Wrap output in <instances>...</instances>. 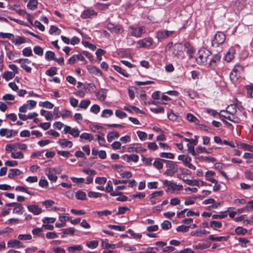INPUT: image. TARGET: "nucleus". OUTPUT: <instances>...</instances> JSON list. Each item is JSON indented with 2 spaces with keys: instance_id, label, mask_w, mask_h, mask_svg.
Here are the masks:
<instances>
[{
  "instance_id": "f257e3e1",
  "label": "nucleus",
  "mask_w": 253,
  "mask_h": 253,
  "mask_svg": "<svg viewBox=\"0 0 253 253\" xmlns=\"http://www.w3.org/2000/svg\"><path fill=\"white\" fill-rule=\"evenodd\" d=\"M211 54V52L209 49L204 47L200 48L198 53V56L196 58L197 63L199 65L205 64Z\"/></svg>"
},
{
  "instance_id": "f03ea898",
  "label": "nucleus",
  "mask_w": 253,
  "mask_h": 253,
  "mask_svg": "<svg viewBox=\"0 0 253 253\" xmlns=\"http://www.w3.org/2000/svg\"><path fill=\"white\" fill-rule=\"evenodd\" d=\"M162 181L165 186L168 187L166 190L167 192H170L171 193H173L175 192L180 191L183 189V186L182 185H177L168 180H162Z\"/></svg>"
},
{
  "instance_id": "7ed1b4c3",
  "label": "nucleus",
  "mask_w": 253,
  "mask_h": 253,
  "mask_svg": "<svg viewBox=\"0 0 253 253\" xmlns=\"http://www.w3.org/2000/svg\"><path fill=\"white\" fill-rule=\"evenodd\" d=\"M225 35L223 32H218L211 41V45L213 47H218L225 42Z\"/></svg>"
},
{
  "instance_id": "20e7f679",
  "label": "nucleus",
  "mask_w": 253,
  "mask_h": 253,
  "mask_svg": "<svg viewBox=\"0 0 253 253\" xmlns=\"http://www.w3.org/2000/svg\"><path fill=\"white\" fill-rule=\"evenodd\" d=\"M128 30L131 36L137 38L141 37L146 32V29L144 26H131L128 28Z\"/></svg>"
},
{
  "instance_id": "39448f33",
  "label": "nucleus",
  "mask_w": 253,
  "mask_h": 253,
  "mask_svg": "<svg viewBox=\"0 0 253 253\" xmlns=\"http://www.w3.org/2000/svg\"><path fill=\"white\" fill-rule=\"evenodd\" d=\"M167 169L164 172V174L168 176H172L177 171V165L173 162L166 160Z\"/></svg>"
},
{
  "instance_id": "423d86ee",
  "label": "nucleus",
  "mask_w": 253,
  "mask_h": 253,
  "mask_svg": "<svg viewBox=\"0 0 253 253\" xmlns=\"http://www.w3.org/2000/svg\"><path fill=\"white\" fill-rule=\"evenodd\" d=\"M46 175L50 181L55 182L57 179L56 174L60 173V169L58 168H49L45 169Z\"/></svg>"
},
{
  "instance_id": "0eeeda50",
  "label": "nucleus",
  "mask_w": 253,
  "mask_h": 253,
  "mask_svg": "<svg viewBox=\"0 0 253 253\" xmlns=\"http://www.w3.org/2000/svg\"><path fill=\"white\" fill-rule=\"evenodd\" d=\"M243 72V67L239 64L236 65L230 74V79L232 82H236L240 77Z\"/></svg>"
},
{
  "instance_id": "6e6552de",
  "label": "nucleus",
  "mask_w": 253,
  "mask_h": 253,
  "mask_svg": "<svg viewBox=\"0 0 253 253\" xmlns=\"http://www.w3.org/2000/svg\"><path fill=\"white\" fill-rule=\"evenodd\" d=\"M97 13L94 10L90 8L85 9L82 13L81 17L83 19L92 18L96 17Z\"/></svg>"
},
{
  "instance_id": "1a4fd4ad",
  "label": "nucleus",
  "mask_w": 253,
  "mask_h": 253,
  "mask_svg": "<svg viewBox=\"0 0 253 253\" xmlns=\"http://www.w3.org/2000/svg\"><path fill=\"white\" fill-rule=\"evenodd\" d=\"M175 33L174 31H159L157 33V37L159 40L169 38Z\"/></svg>"
},
{
  "instance_id": "9d476101",
  "label": "nucleus",
  "mask_w": 253,
  "mask_h": 253,
  "mask_svg": "<svg viewBox=\"0 0 253 253\" xmlns=\"http://www.w3.org/2000/svg\"><path fill=\"white\" fill-rule=\"evenodd\" d=\"M153 41L151 38H147L143 40H139L137 44L140 48L149 47L153 43Z\"/></svg>"
},
{
  "instance_id": "9b49d317",
  "label": "nucleus",
  "mask_w": 253,
  "mask_h": 253,
  "mask_svg": "<svg viewBox=\"0 0 253 253\" xmlns=\"http://www.w3.org/2000/svg\"><path fill=\"white\" fill-rule=\"evenodd\" d=\"M28 211L33 213L34 215H39L42 212V209L37 205H30L27 206Z\"/></svg>"
},
{
  "instance_id": "f8f14e48",
  "label": "nucleus",
  "mask_w": 253,
  "mask_h": 253,
  "mask_svg": "<svg viewBox=\"0 0 253 253\" xmlns=\"http://www.w3.org/2000/svg\"><path fill=\"white\" fill-rule=\"evenodd\" d=\"M228 113H226L225 115L219 114V118H224L234 123L238 124L241 122V120L237 116L233 115H228Z\"/></svg>"
},
{
  "instance_id": "ddd939ff",
  "label": "nucleus",
  "mask_w": 253,
  "mask_h": 253,
  "mask_svg": "<svg viewBox=\"0 0 253 253\" xmlns=\"http://www.w3.org/2000/svg\"><path fill=\"white\" fill-rule=\"evenodd\" d=\"M108 90L106 89H101L99 91L95 92V95L97 99L101 101H103L105 100Z\"/></svg>"
},
{
  "instance_id": "4468645a",
  "label": "nucleus",
  "mask_w": 253,
  "mask_h": 253,
  "mask_svg": "<svg viewBox=\"0 0 253 253\" xmlns=\"http://www.w3.org/2000/svg\"><path fill=\"white\" fill-rule=\"evenodd\" d=\"M7 247L8 248H23L24 246L23 244L17 240H9L7 244Z\"/></svg>"
},
{
  "instance_id": "2eb2a0df",
  "label": "nucleus",
  "mask_w": 253,
  "mask_h": 253,
  "mask_svg": "<svg viewBox=\"0 0 253 253\" xmlns=\"http://www.w3.org/2000/svg\"><path fill=\"white\" fill-rule=\"evenodd\" d=\"M123 159L128 163H129L131 161H132L134 163H136L138 162V161L139 160V157L138 155H135V154H132V155L125 154L123 156Z\"/></svg>"
},
{
  "instance_id": "dca6fc26",
  "label": "nucleus",
  "mask_w": 253,
  "mask_h": 253,
  "mask_svg": "<svg viewBox=\"0 0 253 253\" xmlns=\"http://www.w3.org/2000/svg\"><path fill=\"white\" fill-rule=\"evenodd\" d=\"M87 69L90 73L93 74L97 76H101L102 75V72L98 68L93 66H88Z\"/></svg>"
},
{
  "instance_id": "f3484780",
  "label": "nucleus",
  "mask_w": 253,
  "mask_h": 253,
  "mask_svg": "<svg viewBox=\"0 0 253 253\" xmlns=\"http://www.w3.org/2000/svg\"><path fill=\"white\" fill-rule=\"evenodd\" d=\"M235 54V49L233 47H230L225 55V60L228 62L231 61L234 58Z\"/></svg>"
},
{
  "instance_id": "a211bd4d",
  "label": "nucleus",
  "mask_w": 253,
  "mask_h": 253,
  "mask_svg": "<svg viewBox=\"0 0 253 253\" xmlns=\"http://www.w3.org/2000/svg\"><path fill=\"white\" fill-rule=\"evenodd\" d=\"M220 58L221 56L219 54H215L209 63L210 67L211 68H214L220 61Z\"/></svg>"
},
{
  "instance_id": "6ab92c4d",
  "label": "nucleus",
  "mask_w": 253,
  "mask_h": 253,
  "mask_svg": "<svg viewBox=\"0 0 253 253\" xmlns=\"http://www.w3.org/2000/svg\"><path fill=\"white\" fill-rule=\"evenodd\" d=\"M26 38L23 37L17 36L16 37L13 36V40L12 42L15 44V45H20L26 42Z\"/></svg>"
},
{
  "instance_id": "aec40b11",
  "label": "nucleus",
  "mask_w": 253,
  "mask_h": 253,
  "mask_svg": "<svg viewBox=\"0 0 253 253\" xmlns=\"http://www.w3.org/2000/svg\"><path fill=\"white\" fill-rule=\"evenodd\" d=\"M221 112H225L230 115H234L237 112V106L235 104H230L226 108V111L222 110Z\"/></svg>"
},
{
  "instance_id": "412c9836",
  "label": "nucleus",
  "mask_w": 253,
  "mask_h": 253,
  "mask_svg": "<svg viewBox=\"0 0 253 253\" xmlns=\"http://www.w3.org/2000/svg\"><path fill=\"white\" fill-rule=\"evenodd\" d=\"M184 47L187 49V53L189 55V58H192L193 57V54L195 50L193 47L190 45L188 42H186L184 43Z\"/></svg>"
},
{
  "instance_id": "4be33fe9",
  "label": "nucleus",
  "mask_w": 253,
  "mask_h": 253,
  "mask_svg": "<svg viewBox=\"0 0 253 253\" xmlns=\"http://www.w3.org/2000/svg\"><path fill=\"white\" fill-rule=\"evenodd\" d=\"M127 151L128 152H136V153H140L143 152H145L146 149L142 148L140 145L137 146L136 147H130L127 148Z\"/></svg>"
},
{
  "instance_id": "5701e85b",
  "label": "nucleus",
  "mask_w": 253,
  "mask_h": 253,
  "mask_svg": "<svg viewBox=\"0 0 253 253\" xmlns=\"http://www.w3.org/2000/svg\"><path fill=\"white\" fill-rule=\"evenodd\" d=\"M21 171L17 169H10L8 173V177L12 179L14 176H18L21 174Z\"/></svg>"
},
{
  "instance_id": "b1692460",
  "label": "nucleus",
  "mask_w": 253,
  "mask_h": 253,
  "mask_svg": "<svg viewBox=\"0 0 253 253\" xmlns=\"http://www.w3.org/2000/svg\"><path fill=\"white\" fill-rule=\"evenodd\" d=\"M208 234H209V232L205 229L193 231L190 233L191 235L196 237H202L203 235Z\"/></svg>"
},
{
  "instance_id": "393cba45",
  "label": "nucleus",
  "mask_w": 253,
  "mask_h": 253,
  "mask_svg": "<svg viewBox=\"0 0 253 253\" xmlns=\"http://www.w3.org/2000/svg\"><path fill=\"white\" fill-rule=\"evenodd\" d=\"M166 160L157 158L153 163V166L158 169H161L163 167V162L166 163Z\"/></svg>"
},
{
  "instance_id": "a878e982",
  "label": "nucleus",
  "mask_w": 253,
  "mask_h": 253,
  "mask_svg": "<svg viewBox=\"0 0 253 253\" xmlns=\"http://www.w3.org/2000/svg\"><path fill=\"white\" fill-rule=\"evenodd\" d=\"M102 244L104 248L107 249H115L116 248H119L122 246V243H119L117 244H112L107 242H103Z\"/></svg>"
},
{
  "instance_id": "bb28decb",
  "label": "nucleus",
  "mask_w": 253,
  "mask_h": 253,
  "mask_svg": "<svg viewBox=\"0 0 253 253\" xmlns=\"http://www.w3.org/2000/svg\"><path fill=\"white\" fill-rule=\"evenodd\" d=\"M15 74L11 71H5L3 72L2 77L6 81H8L15 77Z\"/></svg>"
},
{
  "instance_id": "cd10ccee",
  "label": "nucleus",
  "mask_w": 253,
  "mask_h": 253,
  "mask_svg": "<svg viewBox=\"0 0 253 253\" xmlns=\"http://www.w3.org/2000/svg\"><path fill=\"white\" fill-rule=\"evenodd\" d=\"M58 143L61 146L65 147L71 148L73 146V143L71 141L67 140L66 139H59L58 141Z\"/></svg>"
},
{
  "instance_id": "c85d7f7f",
  "label": "nucleus",
  "mask_w": 253,
  "mask_h": 253,
  "mask_svg": "<svg viewBox=\"0 0 253 253\" xmlns=\"http://www.w3.org/2000/svg\"><path fill=\"white\" fill-rule=\"evenodd\" d=\"M180 178L183 182L189 185L200 186L199 182L197 180L185 179L184 177H181Z\"/></svg>"
},
{
  "instance_id": "c756f323",
  "label": "nucleus",
  "mask_w": 253,
  "mask_h": 253,
  "mask_svg": "<svg viewBox=\"0 0 253 253\" xmlns=\"http://www.w3.org/2000/svg\"><path fill=\"white\" fill-rule=\"evenodd\" d=\"M184 93L192 99L196 98L198 96V93L194 90L191 89H185L183 90Z\"/></svg>"
},
{
  "instance_id": "7c9ffc66",
  "label": "nucleus",
  "mask_w": 253,
  "mask_h": 253,
  "mask_svg": "<svg viewBox=\"0 0 253 253\" xmlns=\"http://www.w3.org/2000/svg\"><path fill=\"white\" fill-rule=\"evenodd\" d=\"M75 197L79 200H85L86 199V193L82 190H79L75 193Z\"/></svg>"
},
{
  "instance_id": "2f4dec72",
  "label": "nucleus",
  "mask_w": 253,
  "mask_h": 253,
  "mask_svg": "<svg viewBox=\"0 0 253 253\" xmlns=\"http://www.w3.org/2000/svg\"><path fill=\"white\" fill-rule=\"evenodd\" d=\"M186 119L189 122L194 123L195 125H198L200 122L195 116L191 113L187 114Z\"/></svg>"
},
{
  "instance_id": "473e14b6",
  "label": "nucleus",
  "mask_w": 253,
  "mask_h": 253,
  "mask_svg": "<svg viewBox=\"0 0 253 253\" xmlns=\"http://www.w3.org/2000/svg\"><path fill=\"white\" fill-rule=\"evenodd\" d=\"M119 133L117 131H113L108 134L107 138L109 142H111L114 138H117L119 137Z\"/></svg>"
},
{
  "instance_id": "72a5a7b5",
  "label": "nucleus",
  "mask_w": 253,
  "mask_h": 253,
  "mask_svg": "<svg viewBox=\"0 0 253 253\" xmlns=\"http://www.w3.org/2000/svg\"><path fill=\"white\" fill-rule=\"evenodd\" d=\"M38 1L37 0H30L27 3V7L32 10L36 9L37 7Z\"/></svg>"
},
{
  "instance_id": "f704fd0d",
  "label": "nucleus",
  "mask_w": 253,
  "mask_h": 253,
  "mask_svg": "<svg viewBox=\"0 0 253 253\" xmlns=\"http://www.w3.org/2000/svg\"><path fill=\"white\" fill-rule=\"evenodd\" d=\"M209 239L211 241H218V242H221V241H226L228 238L227 237H224V236H220V237H214L213 235H211L209 236Z\"/></svg>"
},
{
  "instance_id": "c9c22d12",
  "label": "nucleus",
  "mask_w": 253,
  "mask_h": 253,
  "mask_svg": "<svg viewBox=\"0 0 253 253\" xmlns=\"http://www.w3.org/2000/svg\"><path fill=\"white\" fill-rule=\"evenodd\" d=\"M0 135L1 136H5L6 138H10L11 137V133L10 132V130L7 128H1L0 129Z\"/></svg>"
},
{
  "instance_id": "e433bc0d",
  "label": "nucleus",
  "mask_w": 253,
  "mask_h": 253,
  "mask_svg": "<svg viewBox=\"0 0 253 253\" xmlns=\"http://www.w3.org/2000/svg\"><path fill=\"white\" fill-rule=\"evenodd\" d=\"M42 205L45 207L46 209H50L55 204V202L51 200H46L42 202Z\"/></svg>"
},
{
  "instance_id": "4c0bfd02",
  "label": "nucleus",
  "mask_w": 253,
  "mask_h": 253,
  "mask_svg": "<svg viewBox=\"0 0 253 253\" xmlns=\"http://www.w3.org/2000/svg\"><path fill=\"white\" fill-rule=\"evenodd\" d=\"M167 116L168 118L172 121H175L178 119V116L174 113L173 111L171 110H169L168 112Z\"/></svg>"
},
{
  "instance_id": "58836bf2",
  "label": "nucleus",
  "mask_w": 253,
  "mask_h": 253,
  "mask_svg": "<svg viewBox=\"0 0 253 253\" xmlns=\"http://www.w3.org/2000/svg\"><path fill=\"white\" fill-rule=\"evenodd\" d=\"M23 210V207L22 206V205L20 204L17 203L13 210V212L14 213H16V214H22Z\"/></svg>"
},
{
  "instance_id": "ea45409f",
  "label": "nucleus",
  "mask_w": 253,
  "mask_h": 253,
  "mask_svg": "<svg viewBox=\"0 0 253 253\" xmlns=\"http://www.w3.org/2000/svg\"><path fill=\"white\" fill-rule=\"evenodd\" d=\"M210 226L213 229L220 228L222 226V223L220 221L212 220L210 223Z\"/></svg>"
},
{
  "instance_id": "a19ab883",
  "label": "nucleus",
  "mask_w": 253,
  "mask_h": 253,
  "mask_svg": "<svg viewBox=\"0 0 253 253\" xmlns=\"http://www.w3.org/2000/svg\"><path fill=\"white\" fill-rule=\"evenodd\" d=\"M49 33L51 35H59L61 33V30L56 26H51L49 30Z\"/></svg>"
},
{
  "instance_id": "79ce46f5",
  "label": "nucleus",
  "mask_w": 253,
  "mask_h": 253,
  "mask_svg": "<svg viewBox=\"0 0 253 253\" xmlns=\"http://www.w3.org/2000/svg\"><path fill=\"white\" fill-rule=\"evenodd\" d=\"M90 104V101L89 99H84L81 101L79 106L82 109H86Z\"/></svg>"
},
{
  "instance_id": "37998d69",
  "label": "nucleus",
  "mask_w": 253,
  "mask_h": 253,
  "mask_svg": "<svg viewBox=\"0 0 253 253\" xmlns=\"http://www.w3.org/2000/svg\"><path fill=\"white\" fill-rule=\"evenodd\" d=\"M235 232L237 235H245L247 233L248 230L242 227L238 226L235 229Z\"/></svg>"
},
{
  "instance_id": "c03bdc74",
  "label": "nucleus",
  "mask_w": 253,
  "mask_h": 253,
  "mask_svg": "<svg viewBox=\"0 0 253 253\" xmlns=\"http://www.w3.org/2000/svg\"><path fill=\"white\" fill-rule=\"evenodd\" d=\"M55 53L51 51H47L45 53V58L48 61L51 60H54L55 59Z\"/></svg>"
},
{
  "instance_id": "a18cd8bd",
  "label": "nucleus",
  "mask_w": 253,
  "mask_h": 253,
  "mask_svg": "<svg viewBox=\"0 0 253 253\" xmlns=\"http://www.w3.org/2000/svg\"><path fill=\"white\" fill-rule=\"evenodd\" d=\"M22 54L24 56L29 57L33 55L32 49L30 47H25L22 50Z\"/></svg>"
},
{
  "instance_id": "49530a36",
  "label": "nucleus",
  "mask_w": 253,
  "mask_h": 253,
  "mask_svg": "<svg viewBox=\"0 0 253 253\" xmlns=\"http://www.w3.org/2000/svg\"><path fill=\"white\" fill-rule=\"evenodd\" d=\"M194 146L191 143H188L187 147L188 148V151L189 153L192 154L194 156H196V150H195Z\"/></svg>"
},
{
  "instance_id": "de8ad7c7",
  "label": "nucleus",
  "mask_w": 253,
  "mask_h": 253,
  "mask_svg": "<svg viewBox=\"0 0 253 253\" xmlns=\"http://www.w3.org/2000/svg\"><path fill=\"white\" fill-rule=\"evenodd\" d=\"M80 138L81 139L87 140L90 141L93 139V135L91 134L84 132L81 134L80 135Z\"/></svg>"
},
{
  "instance_id": "09e8293b",
  "label": "nucleus",
  "mask_w": 253,
  "mask_h": 253,
  "mask_svg": "<svg viewBox=\"0 0 253 253\" xmlns=\"http://www.w3.org/2000/svg\"><path fill=\"white\" fill-rule=\"evenodd\" d=\"M113 111L110 109L104 110L101 114V117L103 118H109L113 115Z\"/></svg>"
},
{
  "instance_id": "8fccbe9b",
  "label": "nucleus",
  "mask_w": 253,
  "mask_h": 253,
  "mask_svg": "<svg viewBox=\"0 0 253 253\" xmlns=\"http://www.w3.org/2000/svg\"><path fill=\"white\" fill-rule=\"evenodd\" d=\"M33 50L34 53L39 56H42L43 54V49L40 46H36L34 47Z\"/></svg>"
},
{
  "instance_id": "3c124183",
  "label": "nucleus",
  "mask_w": 253,
  "mask_h": 253,
  "mask_svg": "<svg viewBox=\"0 0 253 253\" xmlns=\"http://www.w3.org/2000/svg\"><path fill=\"white\" fill-rule=\"evenodd\" d=\"M32 238L31 235L30 234H19L18 236V239L19 240L27 241L30 240Z\"/></svg>"
},
{
  "instance_id": "603ef678",
  "label": "nucleus",
  "mask_w": 253,
  "mask_h": 253,
  "mask_svg": "<svg viewBox=\"0 0 253 253\" xmlns=\"http://www.w3.org/2000/svg\"><path fill=\"white\" fill-rule=\"evenodd\" d=\"M112 67L114 68V70H115L116 71L119 72L124 77H128V75L127 74H126L124 72V70L120 66L117 65H113Z\"/></svg>"
},
{
  "instance_id": "864d4df0",
  "label": "nucleus",
  "mask_w": 253,
  "mask_h": 253,
  "mask_svg": "<svg viewBox=\"0 0 253 253\" xmlns=\"http://www.w3.org/2000/svg\"><path fill=\"white\" fill-rule=\"evenodd\" d=\"M190 226L181 225L176 227V230L177 232H186L188 231Z\"/></svg>"
},
{
  "instance_id": "5fc2aeb1",
  "label": "nucleus",
  "mask_w": 253,
  "mask_h": 253,
  "mask_svg": "<svg viewBox=\"0 0 253 253\" xmlns=\"http://www.w3.org/2000/svg\"><path fill=\"white\" fill-rule=\"evenodd\" d=\"M11 157L13 159H23L24 158V155L21 152H11Z\"/></svg>"
},
{
  "instance_id": "6e6d98bb",
  "label": "nucleus",
  "mask_w": 253,
  "mask_h": 253,
  "mask_svg": "<svg viewBox=\"0 0 253 253\" xmlns=\"http://www.w3.org/2000/svg\"><path fill=\"white\" fill-rule=\"evenodd\" d=\"M161 227L164 230H168L171 227V223L168 220H165L162 224Z\"/></svg>"
},
{
  "instance_id": "4d7b16f0",
  "label": "nucleus",
  "mask_w": 253,
  "mask_h": 253,
  "mask_svg": "<svg viewBox=\"0 0 253 253\" xmlns=\"http://www.w3.org/2000/svg\"><path fill=\"white\" fill-rule=\"evenodd\" d=\"M106 182L107 179L104 177H97L95 179V182L98 184L104 185Z\"/></svg>"
},
{
  "instance_id": "13d9d810",
  "label": "nucleus",
  "mask_w": 253,
  "mask_h": 253,
  "mask_svg": "<svg viewBox=\"0 0 253 253\" xmlns=\"http://www.w3.org/2000/svg\"><path fill=\"white\" fill-rule=\"evenodd\" d=\"M86 245L90 249H95L98 245V242L97 241H91L86 243Z\"/></svg>"
},
{
  "instance_id": "bf43d9fd",
  "label": "nucleus",
  "mask_w": 253,
  "mask_h": 253,
  "mask_svg": "<svg viewBox=\"0 0 253 253\" xmlns=\"http://www.w3.org/2000/svg\"><path fill=\"white\" fill-rule=\"evenodd\" d=\"M82 249V247L80 245H75L73 246L69 247L68 248V251L70 253H73L75 251H81Z\"/></svg>"
},
{
  "instance_id": "052dcab7",
  "label": "nucleus",
  "mask_w": 253,
  "mask_h": 253,
  "mask_svg": "<svg viewBox=\"0 0 253 253\" xmlns=\"http://www.w3.org/2000/svg\"><path fill=\"white\" fill-rule=\"evenodd\" d=\"M240 246L242 248H246L247 244L250 242V241L246 238H239L238 239Z\"/></svg>"
},
{
  "instance_id": "680f3d73",
  "label": "nucleus",
  "mask_w": 253,
  "mask_h": 253,
  "mask_svg": "<svg viewBox=\"0 0 253 253\" xmlns=\"http://www.w3.org/2000/svg\"><path fill=\"white\" fill-rule=\"evenodd\" d=\"M13 36L14 35L11 33H0V36L4 39H8L10 40L11 42L13 40Z\"/></svg>"
},
{
  "instance_id": "e2e57ef3",
  "label": "nucleus",
  "mask_w": 253,
  "mask_h": 253,
  "mask_svg": "<svg viewBox=\"0 0 253 253\" xmlns=\"http://www.w3.org/2000/svg\"><path fill=\"white\" fill-rule=\"evenodd\" d=\"M95 213H96L99 216H107L110 215L112 213V212L108 210H105L101 211H96Z\"/></svg>"
},
{
  "instance_id": "0e129e2a",
  "label": "nucleus",
  "mask_w": 253,
  "mask_h": 253,
  "mask_svg": "<svg viewBox=\"0 0 253 253\" xmlns=\"http://www.w3.org/2000/svg\"><path fill=\"white\" fill-rule=\"evenodd\" d=\"M57 74V68L51 67L46 71V74L49 76H53Z\"/></svg>"
},
{
  "instance_id": "69168bd1",
  "label": "nucleus",
  "mask_w": 253,
  "mask_h": 253,
  "mask_svg": "<svg viewBox=\"0 0 253 253\" xmlns=\"http://www.w3.org/2000/svg\"><path fill=\"white\" fill-rule=\"evenodd\" d=\"M136 133H137L139 138L141 140L144 141L146 139L147 137V134L146 132L138 130L136 132Z\"/></svg>"
},
{
  "instance_id": "338daca9",
  "label": "nucleus",
  "mask_w": 253,
  "mask_h": 253,
  "mask_svg": "<svg viewBox=\"0 0 253 253\" xmlns=\"http://www.w3.org/2000/svg\"><path fill=\"white\" fill-rule=\"evenodd\" d=\"M115 115L118 118L120 119L125 118L126 116V113L121 110H117L115 112Z\"/></svg>"
},
{
  "instance_id": "774afa93",
  "label": "nucleus",
  "mask_w": 253,
  "mask_h": 253,
  "mask_svg": "<svg viewBox=\"0 0 253 253\" xmlns=\"http://www.w3.org/2000/svg\"><path fill=\"white\" fill-rule=\"evenodd\" d=\"M246 89L247 91V95L248 97H252V93L253 92V84L247 85L246 86Z\"/></svg>"
}]
</instances>
